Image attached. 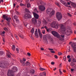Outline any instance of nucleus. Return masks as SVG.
I'll list each match as a JSON object with an SVG mask.
<instances>
[{
  "instance_id": "f257e3e1",
  "label": "nucleus",
  "mask_w": 76,
  "mask_h": 76,
  "mask_svg": "<svg viewBox=\"0 0 76 76\" xmlns=\"http://www.w3.org/2000/svg\"><path fill=\"white\" fill-rule=\"evenodd\" d=\"M58 31L61 32H63V34H66L67 36H69L70 35V28H66V27L63 24L61 25L60 28L59 29Z\"/></svg>"
},
{
  "instance_id": "f03ea898",
  "label": "nucleus",
  "mask_w": 76,
  "mask_h": 76,
  "mask_svg": "<svg viewBox=\"0 0 76 76\" xmlns=\"http://www.w3.org/2000/svg\"><path fill=\"white\" fill-rule=\"evenodd\" d=\"M12 70H9L7 72V75L8 76H14L13 72H15L18 71V68L14 66L12 68Z\"/></svg>"
},
{
  "instance_id": "7ed1b4c3",
  "label": "nucleus",
  "mask_w": 76,
  "mask_h": 76,
  "mask_svg": "<svg viewBox=\"0 0 76 76\" xmlns=\"http://www.w3.org/2000/svg\"><path fill=\"white\" fill-rule=\"evenodd\" d=\"M47 13L50 16H52L54 15L55 14V11L52 9L48 8L47 10Z\"/></svg>"
},
{
  "instance_id": "20e7f679",
  "label": "nucleus",
  "mask_w": 76,
  "mask_h": 76,
  "mask_svg": "<svg viewBox=\"0 0 76 76\" xmlns=\"http://www.w3.org/2000/svg\"><path fill=\"white\" fill-rule=\"evenodd\" d=\"M9 65V64L7 62L0 63V67L3 69H6Z\"/></svg>"
},
{
  "instance_id": "39448f33",
  "label": "nucleus",
  "mask_w": 76,
  "mask_h": 76,
  "mask_svg": "<svg viewBox=\"0 0 76 76\" xmlns=\"http://www.w3.org/2000/svg\"><path fill=\"white\" fill-rule=\"evenodd\" d=\"M59 25L58 23L56 21H53L50 25L51 27L55 28H58Z\"/></svg>"
},
{
  "instance_id": "423d86ee",
  "label": "nucleus",
  "mask_w": 76,
  "mask_h": 76,
  "mask_svg": "<svg viewBox=\"0 0 76 76\" xmlns=\"http://www.w3.org/2000/svg\"><path fill=\"white\" fill-rule=\"evenodd\" d=\"M3 19H4L5 20L6 19L7 21H8L7 23V25L8 26H10V21L11 20V18L9 17H8L7 16H6L5 15H3Z\"/></svg>"
},
{
  "instance_id": "0eeeda50",
  "label": "nucleus",
  "mask_w": 76,
  "mask_h": 76,
  "mask_svg": "<svg viewBox=\"0 0 76 76\" xmlns=\"http://www.w3.org/2000/svg\"><path fill=\"white\" fill-rule=\"evenodd\" d=\"M71 47L73 48V50L74 53H76V45H75V42H70L69 43V44H71Z\"/></svg>"
},
{
  "instance_id": "6e6552de",
  "label": "nucleus",
  "mask_w": 76,
  "mask_h": 76,
  "mask_svg": "<svg viewBox=\"0 0 76 76\" xmlns=\"http://www.w3.org/2000/svg\"><path fill=\"white\" fill-rule=\"evenodd\" d=\"M56 16L58 21L60 20L62 18V15L60 12H57L56 13Z\"/></svg>"
},
{
  "instance_id": "1a4fd4ad",
  "label": "nucleus",
  "mask_w": 76,
  "mask_h": 76,
  "mask_svg": "<svg viewBox=\"0 0 76 76\" xmlns=\"http://www.w3.org/2000/svg\"><path fill=\"white\" fill-rule=\"evenodd\" d=\"M38 9L41 12H43L45 10V7L44 5H40L38 6Z\"/></svg>"
},
{
  "instance_id": "9d476101",
  "label": "nucleus",
  "mask_w": 76,
  "mask_h": 76,
  "mask_svg": "<svg viewBox=\"0 0 76 76\" xmlns=\"http://www.w3.org/2000/svg\"><path fill=\"white\" fill-rule=\"evenodd\" d=\"M52 34L55 37H57V38H58L59 37L60 34H58V32L57 31H53L52 32Z\"/></svg>"
},
{
  "instance_id": "9b49d317",
  "label": "nucleus",
  "mask_w": 76,
  "mask_h": 76,
  "mask_svg": "<svg viewBox=\"0 0 76 76\" xmlns=\"http://www.w3.org/2000/svg\"><path fill=\"white\" fill-rule=\"evenodd\" d=\"M20 62L21 63H23V64H24V65H25L26 66H29L31 65L30 63L28 61H27L26 63H24L23 61H20Z\"/></svg>"
},
{
  "instance_id": "f8f14e48",
  "label": "nucleus",
  "mask_w": 76,
  "mask_h": 76,
  "mask_svg": "<svg viewBox=\"0 0 76 76\" xmlns=\"http://www.w3.org/2000/svg\"><path fill=\"white\" fill-rule=\"evenodd\" d=\"M31 21L32 22L34 25H36L37 23V19L35 18H33L31 20Z\"/></svg>"
},
{
  "instance_id": "ddd939ff",
  "label": "nucleus",
  "mask_w": 76,
  "mask_h": 76,
  "mask_svg": "<svg viewBox=\"0 0 76 76\" xmlns=\"http://www.w3.org/2000/svg\"><path fill=\"white\" fill-rule=\"evenodd\" d=\"M24 16V18H31V16L29 14H25Z\"/></svg>"
},
{
  "instance_id": "4468645a",
  "label": "nucleus",
  "mask_w": 76,
  "mask_h": 76,
  "mask_svg": "<svg viewBox=\"0 0 76 76\" xmlns=\"http://www.w3.org/2000/svg\"><path fill=\"white\" fill-rule=\"evenodd\" d=\"M35 35L36 38H38L39 36H38V31H37V29H36V31H35Z\"/></svg>"
},
{
  "instance_id": "2eb2a0df",
  "label": "nucleus",
  "mask_w": 76,
  "mask_h": 76,
  "mask_svg": "<svg viewBox=\"0 0 76 76\" xmlns=\"http://www.w3.org/2000/svg\"><path fill=\"white\" fill-rule=\"evenodd\" d=\"M33 14L34 18H35L36 19H38L39 18V15L36 13H35L34 12L33 13Z\"/></svg>"
},
{
  "instance_id": "dca6fc26",
  "label": "nucleus",
  "mask_w": 76,
  "mask_h": 76,
  "mask_svg": "<svg viewBox=\"0 0 76 76\" xmlns=\"http://www.w3.org/2000/svg\"><path fill=\"white\" fill-rule=\"evenodd\" d=\"M38 31L40 37V38H41L42 37V34H41V30L39 29H38Z\"/></svg>"
},
{
  "instance_id": "f3484780",
  "label": "nucleus",
  "mask_w": 76,
  "mask_h": 76,
  "mask_svg": "<svg viewBox=\"0 0 76 76\" xmlns=\"http://www.w3.org/2000/svg\"><path fill=\"white\" fill-rule=\"evenodd\" d=\"M43 4V2L41 0H39V2H37V4L38 5H39V4Z\"/></svg>"
},
{
  "instance_id": "a211bd4d",
  "label": "nucleus",
  "mask_w": 76,
  "mask_h": 76,
  "mask_svg": "<svg viewBox=\"0 0 76 76\" xmlns=\"http://www.w3.org/2000/svg\"><path fill=\"white\" fill-rule=\"evenodd\" d=\"M48 50H50V51L51 53H55V51H53L52 50H53V49H52V48H48Z\"/></svg>"
},
{
  "instance_id": "6ab92c4d",
  "label": "nucleus",
  "mask_w": 76,
  "mask_h": 76,
  "mask_svg": "<svg viewBox=\"0 0 76 76\" xmlns=\"http://www.w3.org/2000/svg\"><path fill=\"white\" fill-rule=\"evenodd\" d=\"M33 10L34 11V12H38V10H37V9L36 8L34 7L33 8Z\"/></svg>"
},
{
  "instance_id": "aec40b11",
  "label": "nucleus",
  "mask_w": 76,
  "mask_h": 76,
  "mask_svg": "<svg viewBox=\"0 0 76 76\" xmlns=\"http://www.w3.org/2000/svg\"><path fill=\"white\" fill-rule=\"evenodd\" d=\"M41 24V22L39 21H38V23L36 25L37 26H40V25Z\"/></svg>"
},
{
  "instance_id": "412c9836",
  "label": "nucleus",
  "mask_w": 76,
  "mask_h": 76,
  "mask_svg": "<svg viewBox=\"0 0 76 76\" xmlns=\"http://www.w3.org/2000/svg\"><path fill=\"white\" fill-rule=\"evenodd\" d=\"M59 37L57 38H58L59 40H60V41H63V40H64V38L60 37V35H59Z\"/></svg>"
},
{
  "instance_id": "4be33fe9",
  "label": "nucleus",
  "mask_w": 76,
  "mask_h": 76,
  "mask_svg": "<svg viewBox=\"0 0 76 76\" xmlns=\"http://www.w3.org/2000/svg\"><path fill=\"white\" fill-rule=\"evenodd\" d=\"M43 24H44V25H47L48 23H47V22L46 20H44L43 21Z\"/></svg>"
},
{
  "instance_id": "5701e85b",
  "label": "nucleus",
  "mask_w": 76,
  "mask_h": 76,
  "mask_svg": "<svg viewBox=\"0 0 76 76\" xmlns=\"http://www.w3.org/2000/svg\"><path fill=\"white\" fill-rule=\"evenodd\" d=\"M15 45H12V50L13 51H14L15 50Z\"/></svg>"
},
{
  "instance_id": "b1692460",
  "label": "nucleus",
  "mask_w": 76,
  "mask_h": 76,
  "mask_svg": "<svg viewBox=\"0 0 76 76\" xmlns=\"http://www.w3.org/2000/svg\"><path fill=\"white\" fill-rule=\"evenodd\" d=\"M30 72L31 73H32L33 74L34 73H35V70L34 69H31L30 70Z\"/></svg>"
},
{
  "instance_id": "393cba45",
  "label": "nucleus",
  "mask_w": 76,
  "mask_h": 76,
  "mask_svg": "<svg viewBox=\"0 0 76 76\" xmlns=\"http://www.w3.org/2000/svg\"><path fill=\"white\" fill-rule=\"evenodd\" d=\"M31 34H34V28L31 30Z\"/></svg>"
},
{
  "instance_id": "a878e982",
  "label": "nucleus",
  "mask_w": 76,
  "mask_h": 76,
  "mask_svg": "<svg viewBox=\"0 0 76 76\" xmlns=\"http://www.w3.org/2000/svg\"><path fill=\"white\" fill-rule=\"evenodd\" d=\"M72 6L73 7H76V5L75 4L73 3L72 4Z\"/></svg>"
},
{
  "instance_id": "bb28decb",
  "label": "nucleus",
  "mask_w": 76,
  "mask_h": 76,
  "mask_svg": "<svg viewBox=\"0 0 76 76\" xmlns=\"http://www.w3.org/2000/svg\"><path fill=\"white\" fill-rule=\"evenodd\" d=\"M63 4L64 5V6L66 7H68V5H67V4L66 2L64 3V4Z\"/></svg>"
},
{
  "instance_id": "cd10ccee",
  "label": "nucleus",
  "mask_w": 76,
  "mask_h": 76,
  "mask_svg": "<svg viewBox=\"0 0 76 76\" xmlns=\"http://www.w3.org/2000/svg\"><path fill=\"white\" fill-rule=\"evenodd\" d=\"M19 36L20 38H22V39H23V38H24V37H23V36L22 35V34H21L20 35H19Z\"/></svg>"
},
{
  "instance_id": "c85d7f7f",
  "label": "nucleus",
  "mask_w": 76,
  "mask_h": 76,
  "mask_svg": "<svg viewBox=\"0 0 76 76\" xmlns=\"http://www.w3.org/2000/svg\"><path fill=\"white\" fill-rule=\"evenodd\" d=\"M27 7L28 8H29V7H31V4H30L28 3L27 4Z\"/></svg>"
},
{
  "instance_id": "c756f323",
  "label": "nucleus",
  "mask_w": 76,
  "mask_h": 76,
  "mask_svg": "<svg viewBox=\"0 0 76 76\" xmlns=\"http://www.w3.org/2000/svg\"><path fill=\"white\" fill-rule=\"evenodd\" d=\"M44 42H46V44H48V41L47 40V39H45V40H43Z\"/></svg>"
},
{
  "instance_id": "7c9ffc66",
  "label": "nucleus",
  "mask_w": 76,
  "mask_h": 76,
  "mask_svg": "<svg viewBox=\"0 0 76 76\" xmlns=\"http://www.w3.org/2000/svg\"><path fill=\"white\" fill-rule=\"evenodd\" d=\"M40 70L42 71H44V70H45V69L42 68H40Z\"/></svg>"
},
{
  "instance_id": "2f4dec72",
  "label": "nucleus",
  "mask_w": 76,
  "mask_h": 76,
  "mask_svg": "<svg viewBox=\"0 0 76 76\" xmlns=\"http://www.w3.org/2000/svg\"><path fill=\"white\" fill-rule=\"evenodd\" d=\"M18 27L19 28V29H21V30H22V28H23V27L22 26H18Z\"/></svg>"
},
{
  "instance_id": "473e14b6",
  "label": "nucleus",
  "mask_w": 76,
  "mask_h": 76,
  "mask_svg": "<svg viewBox=\"0 0 76 76\" xmlns=\"http://www.w3.org/2000/svg\"><path fill=\"white\" fill-rule=\"evenodd\" d=\"M71 66H74V65H75V63H74L73 62H72L71 63Z\"/></svg>"
},
{
  "instance_id": "72a5a7b5",
  "label": "nucleus",
  "mask_w": 76,
  "mask_h": 76,
  "mask_svg": "<svg viewBox=\"0 0 76 76\" xmlns=\"http://www.w3.org/2000/svg\"><path fill=\"white\" fill-rule=\"evenodd\" d=\"M15 38H16L17 39H19V37H18L17 35L16 34H15Z\"/></svg>"
},
{
  "instance_id": "f704fd0d",
  "label": "nucleus",
  "mask_w": 76,
  "mask_h": 76,
  "mask_svg": "<svg viewBox=\"0 0 76 76\" xmlns=\"http://www.w3.org/2000/svg\"><path fill=\"white\" fill-rule=\"evenodd\" d=\"M60 1L61 3H62V4H64V3H65L64 1H63L62 0H61Z\"/></svg>"
},
{
  "instance_id": "c9c22d12",
  "label": "nucleus",
  "mask_w": 76,
  "mask_h": 76,
  "mask_svg": "<svg viewBox=\"0 0 76 76\" xmlns=\"http://www.w3.org/2000/svg\"><path fill=\"white\" fill-rule=\"evenodd\" d=\"M55 4H56V5H57V6H58L59 7L60 5L57 2H55Z\"/></svg>"
},
{
  "instance_id": "e433bc0d",
  "label": "nucleus",
  "mask_w": 76,
  "mask_h": 76,
  "mask_svg": "<svg viewBox=\"0 0 76 76\" xmlns=\"http://www.w3.org/2000/svg\"><path fill=\"white\" fill-rule=\"evenodd\" d=\"M45 30H44L42 31V34H45Z\"/></svg>"
},
{
  "instance_id": "4c0bfd02",
  "label": "nucleus",
  "mask_w": 76,
  "mask_h": 76,
  "mask_svg": "<svg viewBox=\"0 0 76 76\" xmlns=\"http://www.w3.org/2000/svg\"><path fill=\"white\" fill-rule=\"evenodd\" d=\"M7 57L9 58H10L11 56H10V55H9V54H7Z\"/></svg>"
},
{
  "instance_id": "58836bf2",
  "label": "nucleus",
  "mask_w": 76,
  "mask_h": 76,
  "mask_svg": "<svg viewBox=\"0 0 76 76\" xmlns=\"http://www.w3.org/2000/svg\"><path fill=\"white\" fill-rule=\"evenodd\" d=\"M54 57L55 58H56V59H57V58H58V56H57L56 55H54Z\"/></svg>"
},
{
  "instance_id": "ea45409f",
  "label": "nucleus",
  "mask_w": 76,
  "mask_h": 76,
  "mask_svg": "<svg viewBox=\"0 0 76 76\" xmlns=\"http://www.w3.org/2000/svg\"><path fill=\"white\" fill-rule=\"evenodd\" d=\"M20 6H25V5L23 4H22V3H20Z\"/></svg>"
},
{
  "instance_id": "a19ab883",
  "label": "nucleus",
  "mask_w": 76,
  "mask_h": 76,
  "mask_svg": "<svg viewBox=\"0 0 76 76\" xmlns=\"http://www.w3.org/2000/svg\"><path fill=\"white\" fill-rule=\"evenodd\" d=\"M58 54L59 55V56H60V55H62L63 54V53L61 52H58Z\"/></svg>"
},
{
  "instance_id": "79ce46f5",
  "label": "nucleus",
  "mask_w": 76,
  "mask_h": 76,
  "mask_svg": "<svg viewBox=\"0 0 76 76\" xmlns=\"http://www.w3.org/2000/svg\"><path fill=\"white\" fill-rule=\"evenodd\" d=\"M67 15H68V16H70V17H71L72 16V15H71V14L68 13H67Z\"/></svg>"
},
{
  "instance_id": "37998d69",
  "label": "nucleus",
  "mask_w": 76,
  "mask_h": 76,
  "mask_svg": "<svg viewBox=\"0 0 76 76\" xmlns=\"http://www.w3.org/2000/svg\"><path fill=\"white\" fill-rule=\"evenodd\" d=\"M25 11H26V12H29V11L28 10V9L27 8L25 9Z\"/></svg>"
},
{
  "instance_id": "c03bdc74",
  "label": "nucleus",
  "mask_w": 76,
  "mask_h": 76,
  "mask_svg": "<svg viewBox=\"0 0 76 76\" xmlns=\"http://www.w3.org/2000/svg\"><path fill=\"white\" fill-rule=\"evenodd\" d=\"M59 72L60 73V74H61V75H62V74H63V72H62L61 71V69H59Z\"/></svg>"
},
{
  "instance_id": "a18cd8bd",
  "label": "nucleus",
  "mask_w": 76,
  "mask_h": 76,
  "mask_svg": "<svg viewBox=\"0 0 76 76\" xmlns=\"http://www.w3.org/2000/svg\"><path fill=\"white\" fill-rule=\"evenodd\" d=\"M4 30L5 31H6L7 32H9V30L7 29V28H5Z\"/></svg>"
},
{
  "instance_id": "49530a36",
  "label": "nucleus",
  "mask_w": 76,
  "mask_h": 76,
  "mask_svg": "<svg viewBox=\"0 0 76 76\" xmlns=\"http://www.w3.org/2000/svg\"><path fill=\"white\" fill-rule=\"evenodd\" d=\"M73 62H76V60L75 58H73Z\"/></svg>"
},
{
  "instance_id": "de8ad7c7",
  "label": "nucleus",
  "mask_w": 76,
  "mask_h": 76,
  "mask_svg": "<svg viewBox=\"0 0 76 76\" xmlns=\"http://www.w3.org/2000/svg\"><path fill=\"white\" fill-rule=\"evenodd\" d=\"M42 74L43 75H44L45 76H46V73H45V72H43Z\"/></svg>"
},
{
  "instance_id": "09e8293b",
  "label": "nucleus",
  "mask_w": 76,
  "mask_h": 76,
  "mask_svg": "<svg viewBox=\"0 0 76 76\" xmlns=\"http://www.w3.org/2000/svg\"><path fill=\"white\" fill-rule=\"evenodd\" d=\"M14 18L15 19H17V17L16 15H15L14 16Z\"/></svg>"
},
{
  "instance_id": "8fccbe9b",
  "label": "nucleus",
  "mask_w": 76,
  "mask_h": 76,
  "mask_svg": "<svg viewBox=\"0 0 76 76\" xmlns=\"http://www.w3.org/2000/svg\"><path fill=\"white\" fill-rule=\"evenodd\" d=\"M24 25L25 26H27V25H28V23H24Z\"/></svg>"
},
{
  "instance_id": "3c124183",
  "label": "nucleus",
  "mask_w": 76,
  "mask_h": 76,
  "mask_svg": "<svg viewBox=\"0 0 76 76\" xmlns=\"http://www.w3.org/2000/svg\"><path fill=\"white\" fill-rule=\"evenodd\" d=\"M16 51H19V49L17 48H16Z\"/></svg>"
},
{
  "instance_id": "603ef678",
  "label": "nucleus",
  "mask_w": 76,
  "mask_h": 76,
  "mask_svg": "<svg viewBox=\"0 0 76 76\" xmlns=\"http://www.w3.org/2000/svg\"><path fill=\"white\" fill-rule=\"evenodd\" d=\"M23 61H26V59L25 58H23Z\"/></svg>"
},
{
  "instance_id": "864d4df0",
  "label": "nucleus",
  "mask_w": 76,
  "mask_h": 76,
  "mask_svg": "<svg viewBox=\"0 0 76 76\" xmlns=\"http://www.w3.org/2000/svg\"><path fill=\"white\" fill-rule=\"evenodd\" d=\"M61 36L62 38H63L64 37V35H61Z\"/></svg>"
},
{
  "instance_id": "5fc2aeb1",
  "label": "nucleus",
  "mask_w": 76,
  "mask_h": 76,
  "mask_svg": "<svg viewBox=\"0 0 76 76\" xmlns=\"http://www.w3.org/2000/svg\"><path fill=\"white\" fill-rule=\"evenodd\" d=\"M27 55L29 56H31V53H27Z\"/></svg>"
},
{
  "instance_id": "6e6d98bb",
  "label": "nucleus",
  "mask_w": 76,
  "mask_h": 76,
  "mask_svg": "<svg viewBox=\"0 0 76 76\" xmlns=\"http://www.w3.org/2000/svg\"><path fill=\"white\" fill-rule=\"evenodd\" d=\"M66 56H64L63 57V59L64 61H66Z\"/></svg>"
},
{
  "instance_id": "4d7b16f0",
  "label": "nucleus",
  "mask_w": 76,
  "mask_h": 76,
  "mask_svg": "<svg viewBox=\"0 0 76 76\" xmlns=\"http://www.w3.org/2000/svg\"><path fill=\"white\" fill-rule=\"evenodd\" d=\"M70 56L69 55H68L67 56V58H70Z\"/></svg>"
},
{
  "instance_id": "13d9d810",
  "label": "nucleus",
  "mask_w": 76,
  "mask_h": 76,
  "mask_svg": "<svg viewBox=\"0 0 76 76\" xmlns=\"http://www.w3.org/2000/svg\"><path fill=\"white\" fill-rule=\"evenodd\" d=\"M71 61V58H69L68 60L69 62H70Z\"/></svg>"
},
{
  "instance_id": "bf43d9fd",
  "label": "nucleus",
  "mask_w": 76,
  "mask_h": 76,
  "mask_svg": "<svg viewBox=\"0 0 76 76\" xmlns=\"http://www.w3.org/2000/svg\"><path fill=\"white\" fill-rule=\"evenodd\" d=\"M7 51V53H8L7 54H11V53H10V52H9V51Z\"/></svg>"
},
{
  "instance_id": "052dcab7",
  "label": "nucleus",
  "mask_w": 76,
  "mask_h": 76,
  "mask_svg": "<svg viewBox=\"0 0 76 76\" xmlns=\"http://www.w3.org/2000/svg\"><path fill=\"white\" fill-rule=\"evenodd\" d=\"M20 3H21L22 2V0H18Z\"/></svg>"
},
{
  "instance_id": "680f3d73",
  "label": "nucleus",
  "mask_w": 76,
  "mask_h": 76,
  "mask_svg": "<svg viewBox=\"0 0 76 76\" xmlns=\"http://www.w3.org/2000/svg\"><path fill=\"white\" fill-rule=\"evenodd\" d=\"M51 64L53 65V64H54V62H51Z\"/></svg>"
},
{
  "instance_id": "e2e57ef3",
  "label": "nucleus",
  "mask_w": 76,
  "mask_h": 76,
  "mask_svg": "<svg viewBox=\"0 0 76 76\" xmlns=\"http://www.w3.org/2000/svg\"><path fill=\"white\" fill-rule=\"evenodd\" d=\"M67 51H68V52H69V53L70 52V51H71L70 49H68Z\"/></svg>"
},
{
  "instance_id": "0e129e2a",
  "label": "nucleus",
  "mask_w": 76,
  "mask_h": 76,
  "mask_svg": "<svg viewBox=\"0 0 76 76\" xmlns=\"http://www.w3.org/2000/svg\"><path fill=\"white\" fill-rule=\"evenodd\" d=\"M67 4L68 5H70V3L69 2H67Z\"/></svg>"
},
{
  "instance_id": "69168bd1",
  "label": "nucleus",
  "mask_w": 76,
  "mask_h": 76,
  "mask_svg": "<svg viewBox=\"0 0 76 76\" xmlns=\"http://www.w3.org/2000/svg\"><path fill=\"white\" fill-rule=\"evenodd\" d=\"M39 75L40 76H43V75H42V73H40V74Z\"/></svg>"
},
{
  "instance_id": "338daca9",
  "label": "nucleus",
  "mask_w": 76,
  "mask_h": 76,
  "mask_svg": "<svg viewBox=\"0 0 76 76\" xmlns=\"http://www.w3.org/2000/svg\"><path fill=\"white\" fill-rule=\"evenodd\" d=\"M14 7H15V6H16V4L15 3H14L13 4Z\"/></svg>"
},
{
  "instance_id": "774afa93",
  "label": "nucleus",
  "mask_w": 76,
  "mask_h": 76,
  "mask_svg": "<svg viewBox=\"0 0 76 76\" xmlns=\"http://www.w3.org/2000/svg\"><path fill=\"white\" fill-rule=\"evenodd\" d=\"M71 72H73V70H74V69H71Z\"/></svg>"
}]
</instances>
